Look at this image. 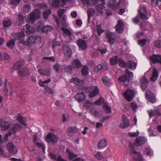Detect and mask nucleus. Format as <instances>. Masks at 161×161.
Masks as SVG:
<instances>
[{
	"mask_svg": "<svg viewBox=\"0 0 161 161\" xmlns=\"http://www.w3.org/2000/svg\"><path fill=\"white\" fill-rule=\"evenodd\" d=\"M45 92H47L49 94H52L53 93V90L51 88L46 87L45 88Z\"/></svg>",
	"mask_w": 161,
	"mask_h": 161,
	"instance_id": "338daca9",
	"label": "nucleus"
},
{
	"mask_svg": "<svg viewBox=\"0 0 161 161\" xmlns=\"http://www.w3.org/2000/svg\"><path fill=\"white\" fill-rule=\"evenodd\" d=\"M147 141V140L143 137L139 136L135 139V145L137 147H139L144 144Z\"/></svg>",
	"mask_w": 161,
	"mask_h": 161,
	"instance_id": "a211bd4d",
	"label": "nucleus"
},
{
	"mask_svg": "<svg viewBox=\"0 0 161 161\" xmlns=\"http://www.w3.org/2000/svg\"><path fill=\"white\" fill-rule=\"evenodd\" d=\"M25 64V61L23 60H21L16 62L14 64V68L15 69L17 70Z\"/></svg>",
	"mask_w": 161,
	"mask_h": 161,
	"instance_id": "e433bc0d",
	"label": "nucleus"
},
{
	"mask_svg": "<svg viewBox=\"0 0 161 161\" xmlns=\"http://www.w3.org/2000/svg\"><path fill=\"white\" fill-rule=\"evenodd\" d=\"M17 119L19 122L21 123L24 125L26 126H27V125L26 124L27 120L25 118L23 117L19 114H18L17 115Z\"/></svg>",
	"mask_w": 161,
	"mask_h": 161,
	"instance_id": "473e14b6",
	"label": "nucleus"
},
{
	"mask_svg": "<svg viewBox=\"0 0 161 161\" xmlns=\"http://www.w3.org/2000/svg\"><path fill=\"white\" fill-rule=\"evenodd\" d=\"M91 112L92 114L95 116H97L98 115V112L94 108H92L91 109Z\"/></svg>",
	"mask_w": 161,
	"mask_h": 161,
	"instance_id": "0e129e2a",
	"label": "nucleus"
},
{
	"mask_svg": "<svg viewBox=\"0 0 161 161\" xmlns=\"http://www.w3.org/2000/svg\"><path fill=\"white\" fill-rule=\"evenodd\" d=\"M58 136L53 132L48 133L46 137V140L49 143H52L53 144H56L58 140Z\"/></svg>",
	"mask_w": 161,
	"mask_h": 161,
	"instance_id": "20e7f679",
	"label": "nucleus"
},
{
	"mask_svg": "<svg viewBox=\"0 0 161 161\" xmlns=\"http://www.w3.org/2000/svg\"><path fill=\"white\" fill-rule=\"evenodd\" d=\"M116 0H109L108 2L109 7L114 10L119 8L122 1H120L117 4H116Z\"/></svg>",
	"mask_w": 161,
	"mask_h": 161,
	"instance_id": "9b49d317",
	"label": "nucleus"
},
{
	"mask_svg": "<svg viewBox=\"0 0 161 161\" xmlns=\"http://www.w3.org/2000/svg\"><path fill=\"white\" fill-rule=\"evenodd\" d=\"M71 82H74L76 85L78 86H82L84 83L83 80L79 79L77 78H73L71 80Z\"/></svg>",
	"mask_w": 161,
	"mask_h": 161,
	"instance_id": "a878e982",
	"label": "nucleus"
},
{
	"mask_svg": "<svg viewBox=\"0 0 161 161\" xmlns=\"http://www.w3.org/2000/svg\"><path fill=\"white\" fill-rule=\"evenodd\" d=\"M107 145V142L105 138H103L97 142V147L98 149H102L106 147Z\"/></svg>",
	"mask_w": 161,
	"mask_h": 161,
	"instance_id": "5701e85b",
	"label": "nucleus"
},
{
	"mask_svg": "<svg viewBox=\"0 0 161 161\" xmlns=\"http://www.w3.org/2000/svg\"><path fill=\"white\" fill-rule=\"evenodd\" d=\"M87 12L88 15V22H89L90 17L94 13L95 10L93 8H90L87 9Z\"/></svg>",
	"mask_w": 161,
	"mask_h": 161,
	"instance_id": "58836bf2",
	"label": "nucleus"
},
{
	"mask_svg": "<svg viewBox=\"0 0 161 161\" xmlns=\"http://www.w3.org/2000/svg\"><path fill=\"white\" fill-rule=\"evenodd\" d=\"M25 32L27 34H30L31 33H33L35 31V29L28 24L25 25Z\"/></svg>",
	"mask_w": 161,
	"mask_h": 161,
	"instance_id": "7c9ffc66",
	"label": "nucleus"
},
{
	"mask_svg": "<svg viewBox=\"0 0 161 161\" xmlns=\"http://www.w3.org/2000/svg\"><path fill=\"white\" fill-rule=\"evenodd\" d=\"M123 23L120 20H118L115 26L116 31L118 33H121L124 31Z\"/></svg>",
	"mask_w": 161,
	"mask_h": 161,
	"instance_id": "412c9836",
	"label": "nucleus"
},
{
	"mask_svg": "<svg viewBox=\"0 0 161 161\" xmlns=\"http://www.w3.org/2000/svg\"><path fill=\"white\" fill-rule=\"evenodd\" d=\"M19 75L22 76H28L30 74L29 69L26 68L22 69L18 72Z\"/></svg>",
	"mask_w": 161,
	"mask_h": 161,
	"instance_id": "cd10ccee",
	"label": "nucleus"
},
{
	"mask_svg": "<svg viewBox=\"0 0 161 161\" xmlns=\"http://www.w3.org/2000/svg\"><path fill=\"white\" fill-rule=\"evenodd\" d=\"M31 6L30 4L25 5L23 9V11L25 14L28 13L31 8Z\"/></svg>",
	"mask_w": 161,
	"mask_h": 161,
	"instance_id": "a18cd8bd",
	"label": "nucleus"
},
{
	"mask_svg": "<svg viewBox=\"0 0 161 161\" xmlns=\"http://www.w3.org/2000/svg\"><path fill=\"white\" fill-rule=\"evenodd\" d=\"M125 72V75L119 78V80L120 82H125L127 81H129L133 78V73L130 71L128 69H126Z\"/></svg>",
	"mask_w": 161,
	"mask_h": 161,
	"instance_id": "39448f33",
	"label": "nucleus"
},
{
	"mask_svg": "<svg viewBox=\"0 0 161 161\" xmlns=\"http://www.w3.org/2000/svg\"><path fill=\"white\" fill-rule=\"evenodd\" d=\"M102 68V66L101 65L99 64L97 65L96 67H95L94 69V71L96 72H99L101 70Z\"/></svg>",
	"mask_w": 161,
	"mask_h": 161,
	"instance_id": "774afa93",
	"label": "nucleus"
},
{
	"mask_svg": "<svg viewBox=\"0 0 161 161\" xmlns=\"http://www.w3.org/2000/svg\"><path fill=\"white\" fill-rule=\"evenodd\" d=\"M39 73L42 75H45L47 76H49L51 74V72L50 69H47L45 70L44 69H41L38 70Z\"/></svg>",
	"mask_w": 161,
	"mask_h": 161,
	"instance_id": "f704fd0d",
	"label": "nucleus"
},
{
	"mask_svg": "<svg viewBox=\"0 0 161 161\" xmlns=\"http://www.w3.org/2000/svg\"><path fill=\"white\" fill-rule=\"evenodd\" d=\"M158 76V74L157 70L155 68H153L152 75L150 78V80L153 81H155L157 79Z\"/></svg>",
	"mask_w": 161,
	"mask_h": 161,
	"instance_id": "2f4dec72",
	"label": "nucleus"
},
{
	"mask_svg": "<svg viewBox=\"0 0 161 161\" xmlns=\"http://www.w3.org/2000/svg\"><path fill=\"white\" fill-rule=\"evenodd\" d=\"M118 63L119 66L121 67H124L127 66V64L126 63L123 61L122 59H119L118 60Z\"/></svg>",
	"mask_w": 161,
	"mask_h": 161,
	"instance_id": "5fc2aeb1",
	"label": "nucleus"
},
{
	"mask_svg": "<svg viewBox=\"0 0 161 161\" xmlns=\"http://www.w3.org/2000/svg\"><path fill=\"white\" fill-rule=\"evenodd\" d=\"M150 117H152L158 114L159 112L157 110H150L147 111Z\"/></svg>",
	"mask_w": 161,
	"mask_h": 161,
	"instance_id": "8fccbe9b",
	"label": "nucleus"
},
{
	"mask_svg": "<svg viewBox=\"0 0 161 161\" xmlns=\"http://www.w3.org/2000/svg\"><path fill=\"white\" fill-rule=\"evenodd\" d=\"M86 92H89V97L90 98H92L99 93L98 89L96 86H93L91 87H88L85 89Z\"/></svg>",
	"mask_w": 161,
	"mask_h": 161,
	"instance_id": "0eeeda50",
	"label": "nucleus"
},
{
	"mask_svg": "<svg viewBox=\"0 0 161 161\" xmlns=\"http://www.w3.org/2000/svg\"><path fill=\"white\" fill-rule=\"evenodd\" d=\"M118 57L117 56H114L110 59V63L112 65H114L118 62Z\"/></svg>",
	"mask_w": 161,
	"mask_h": 161,
	"instance_id": "de8ad7c7",
	"label": "nucleus"
},
{
	"mask_svg": "<svg viewBox=\"0 0 161 161\" xmlns=\"http://www.w3.org/2000/svg\"><path fill=\"white\" fill-rule=\"evenodd\" d=\"M41 42V38L39 35L30 36L26 41H22L21 42L23 44L27 46H31L32 44L38 45Z\"/></svg>",
	"mask_w": 161,
	"mask_h": 161,
	"instance_id": "f257e3e1",
	"label": "nucleus"
},
{
	"mask_svg": "<svg viewBox=\"0 0 161 161\" xmlns=\"http://www.w3.org/2000/svg\"><path fill=\"white\" fill-rule=\"evenodd\" d=\"M139 132L138 130H137L136 132H129L128 135L132 137H136L139 135Z\"/></svg>",
	"mask_w": 161,
	"mask_h": 161,
	"instance_id": "680f3d73",
	"label": "nucleus"
},
{
	"mask_svg": "<svg viewBox=\"0 0 161 161\" xmlns=\"http://www.w3.org/2000/svg\"><path fill=\"white\" fill-rule=\"evenodd\" d=\"M63 49L65 56L68 58L70 57L72 54L71 49L67 46L64 45L63 46Z\"/></svg>",
	"mask_w": 161,
	"mask_h": 161,
	"instance_id": "4be33fe9",
	"label": "nucleus"
},
{
	"mask_svg": "<svg viewBox=\"0 0 161 161\" xmlns=\"http://www.w3.org/2000/svg\"><path fill=\"white\" fill-rule=\"evenodd\" d=\"M77 44L79 46L80 49L82 50L86 49L87 47V44L85 40L80 39L77 41Z\"/></svg>",
	"mask_w": 161,
	"mask_h": 161,
	"instance_id": "aec40b11",
	"label": "nucleus"
},
{
	"mask_svg": "<svg viewBox=\"0 0 161 161\" xmlns=\"http://www.w3.org/2000/svg\"><path fill=\"white\" fill-rule=\"evenodd\" d=\"M3 24L4 28L8 27L11 25V21L10 20H4L3 22Z\"/></svg>",
	"mask_w": 161,
	"mask_h": 161,
	"instance_id": "603ef678",
	"label": "nucleus"
},
{
	"mask_svg": "<svg viewBox=\"0 0 161 161\" xmlns=\"http://www.w3.org/2000/svg\"><path fill=\"white\" fill-rule=\"evenodd\" d=\"M103 102H105L104 99L102 97H100L94 102V104L95 105H100L101 103L103 104Z\"/></svg>",
	"mask_w": 161,
	"mask_h": 161,
	"instance_id": "13d9d810",
	"label": "nucleus"
},
{
	"mask_svg": "<svg viewBox=\"0 0 161 161\" xmlns=\"http://www.w3.org/2000/svg\"><path fill=\"white\" fill-rule=\"evenodd\" d=\"M88 67L86 65L82 67L81 70V74L82 75L84 76L87 75L88 74Z\"/></svg>",
	"mask_w": 161,
	"mask_h": 161,
	"instance_id": "37998d69",
	"label": "nucleus"
},
{
	"mask_svg": "<svg viewBox=\"0 0 161 161\" xmlns=\"http://www.w3.org/2000/svg\"><path fill=\"white\" fill-rule=\"evenodd\" d=\"M150 41L146 39H141L138 41V44L141 47H143L145 45L147 42H149Z\"/></svg>",
	"mask_w": 161,
	"mask_h": 161,
	"instance_id": "49530a36",
	"label": "nucleus"
},
{
	"mask_svg": "<svg viewBox=\"0 0 161 161\" xmlns=\"http://www.w3.org/2000/svg\"><path fill=\"white\" fill-rule=\"evenodd\" d=\"M83 105L84 106L86 107L87 108H89L92 105V103L89 101L86 100L84 103Z\"/></svg>",
	"mask_w": 161,
	"mask_h": 161,
	"instance_id": "bf43d9fd",
	"label": "nucleus"
},
{
	"mask_svg": "<svg viewBox=\"0 0 161 161\" xmlns=\"http://www.w3.org/2000/svg\"><path fill=\"white\" fill-rule=\"evenodd\" d=\"M138 11L141 18L146 19H148L149 18L150 15H148L145 7L140 6Z\"/></svg>",
	"mask_w": 161,
	"mask_h": 161,
	"instance_id": "4468645a",
	"label": "nucleus"
},
{
	"mask_svg": "<svg viewBox=\"0 0 161 161\" xmlns=\"http://www.w3.org/2000/svg\"><path fill=\"white\" fill-rule=\"evenodd\" d=\"M150 59L153 63H160L161 64V56L153 55L150 58Z\"/></svg>",
	"mask_w": 161,
	"mask_h": 161,
	"instance_id": "b1692460",
	"label": "nucleus"
},
{
	"mask_svg": "<svg viewBox=\"0 0 161 161\" xmlns=\"http://www.w3.org/2000/svg\"><path fill=\"white\" fill-rule=\"evenodd\" d=\"M123 123H121L119 127L122 129H125L130 126V123L126 116L124 115L122 117Z\"/></svg>",
	"mask_w": 161,
	"mask_h": 161,
	"instance_id": "2eb2a0df",
	"label": "nucleus"
},
{
	"mask_svg": "<svg viewBox=\"0 0 161 161\" xmlns=\"http://www.w3.org/2000/svg\"><path fill=\"white\" fill-rule=\"evenodd\" d=\"M11 124L4 119L0 120V126L2 130H5L8 129L11 126Z\"/></svg>",
	"mask_w": 161,
	"mask_h": 161,
	"instance_id": "f8f14e48",
	"label": "nucleus"
},
{
	"mask_svg": "<svg viewBox=\"0 0 161 161\" xmlns=\"http://www.w3.org/2000/svg\"><path fill=\"white\" fill-rule=\"evenodd\" d=\"M158 0H151V4L153 6H157L158 7L160 6L161 5H159L158 4Z\"/></svg>",
	"mask_w": 161,
	"mask_h": 161,
	"instance_id": "e2e57ef3",
	"label": "nucleus"
},
{
	"mask_svg": "<svg viewBox=\"0 0 161 161\" xmlns=\"http://www.w3.org/2000/svg\"><path fill=\"white\" fill-rule=\"evenodd\" d=\"M15 39H12L9 40L7 43V47L10 49L13 48L15 44Z\"/></svg>",
	"mask_w": 161,
	"mask_h": 161,
	"instance_id": "79ce46f5",
	"label": "nucleus"
},
{
	"mask_svg": "<svg viewBox=\"0 0 161 161\" xmlns=\"http://www.w3.org/2000/svg\"><path fill=\"white\" fill-rule=\"evenodd\" d=\"M51 13V11L50 9H47L45 10L43 13V16L44 19H46L49 14Z\"/></svg>",
	"mask_w": 161,
	"mask_h": 161,
	"instance_id": "3c124183",
	"label": "nucleus"
},
{
	"mask_svg": "<svg viewBox=\"0 0 161 161\" xmlns=\"http://www.w3.org/2000/svg\"><path fill=\"white\" fill-rule=\"evenodd\" d=\"M61 29L65 36H68L70 39H71V36L72 33L71 31L69 29L62 27L61 28Z\"/></svg>",
	"mask_w": 161,
	"mask_h": 161,
	"instance_id": "c756f323",
	"label": "nucleus"
},
{
	"mask_svg": "<svg viewBox=\"0 0 161 161\" xmlns=\"http://www.w3.org/2000/svg\"><path fill=\"white\" fill-rule=\"evenodd\" d=\"M52 29V27L49 25H47L44 26L42 29V31L43 32H47L48 31H50Z\"/></svg>",
	"mask_w": 161,
	"mask_h": 161,
	"instance_id": "4d7b16f0",
	"label": "nucleus"
},
{
	"mask_svg": "<svg viewBox=\"0 0 161 161\" xmlns=\"http://www.w3.org/2000/svg\"><path fill=\"white\" fill-rule=\"evenodd\" d=\"M66 153L68 155L69 158L70 160H73V161H80V159L78 157L75 158L77 155L74 154L73 152L71 151L69 149L66 148Z\"/></svg>",
	"mask_w": 161,
	"mask_h": 161,
	"instance_id": "ddd939ff",
	"label": "nucleus"
},
{
	"mask_svg": "<svg viewBox=\"0 0 161 161\" xmlns=\"http://www.w3.org/2000/svg\"><path fill=\"white\" fill-rule=\"evenodd\" d=\"M18 19V20L17 23L18 25H20L24 23V19L23 16L21 14L19 15Z\"/></svg>",
	"mask_w": 161,
	"mask_h": 161,
	"instance_id": "09e8293b",
	"label": "nucleus"
},
{
	"mask_svg": "<svg viewBox=\"0 0 161 161\" xmlns=\"http://www.w3.org/2000/svg\"><path fill=\"white\" fill-rule=\"evenodd\" d=\"M36 145L38 147L41 148L42 149L44 152L45 149V144L43 142H42L41 140L38 141L37 142L35 143Z\"/></svg>",
	"mask_w": 161,
	"mask_h": 161,
	"instance_id": "4c0bfd02",
	"label": "nucleus"
},
{
	"mask_svg": "<svg viewBox=\"0 0 161 161\" xmlns=\"http://www.w3.org/2000/svg\"><path fill=\"white\" fill-rule=\"evenodd\" d=\"M103 108L104 109L107 114H109L111 112V108L107 105L105 102L103 103Z\"/></svg>",
	"mask_w": 161,
	"mask_h": 161,
	"instance_id": "a19ab883",
	"label": "nucleus"
},
{
	"mask_svg": "<svg viewBox=\"0 0 161 161\" xmlns=\"http://www.w3.org/2000/svg\"><path fill=\"white\" fill-rule=\"evenodd\" d=\"M41 11L40 9H36L31 13L28 16L29 21L34 23L35 20L39 18L41 16Z\"/></svg>",
	"mask_w": 161,
	"mask_h": 161,
	"instance_id": "7ed1b4c3",
	"label": "nucleus"
},
{
	"mask_svg": "<svg viewBox=\"0 0 161 161\" xmlns=\"http://www.w3.org/2000/svg\"><path fill=\"white\" fill-rule=\"evenodd\" d=\"M12 86L8 80H6L4 82V91L6 95H7L9 91V95H11L13 93L12 89Z\"/></svg>",
	"mask_w": 161,
	"mask_h": 161,
	"instance_id": "9d476101",
	"label": "nucleus"
},
{
	"mask_svg": "<svg viewBox=\"0 0 161 161\" xmlns=\"http://www.w3.org/2000/svg\"><path fill=\"white\" fill-rule=\"evenodd\" d=\"M127 66H128V68L130 69H134L136 68V63L133 61L129 60L127 62Z\"/></svg>",
	"mask_w": 161,
	"mask_h": 161,
	"instance_id": "c9c22d12",
	"label": "nucleus"
},
{
	"mask_svg": "<svg viewBox=\"0 0 161 161\" xmlns=\"http://www.w3.org/2000/svg\"><path fill=\"white\" fill-rule=\"evenodd\" d=\"M76 100L79 103L82 102L84 101L86 99L85 95L82 92L77 93L75 96Z\"/></svg>",
	"mask_w": 161,
	"mask_h": 161,
	"instance_id": "6ab92c4d",
	"label": "nucleus"
},
{
	"mask_svg": "<svg viewBox=\"0 0 161 161\" xmlns=\"http://www.w3.org/2000/svg\"><path fill=\"white\" fill-rule=\"evenodd\" d=\"M101 0L102 3V4H99L97 5L96 7V9L99 13H103V9L105 8L104 5L105 4V2L104 0ZM81 1L84 4L95 5L98 3V0H81Z\"/></svg>",
	"mask_w": 161,
	"mask_h": 161,
	"instance_id": "f03ea898",
	"label": "nucleus"
},
{
	"mask_svg": "<svg viewBox=\"0 0 161 161\" xmlns=\"http://www.w3.org/2000/svg\"><path fill=\"white\" fill-rule=\"evenodd\" d=\"M48 155L51 159L57 161L58 160V157L55 154L52 152H50Z\"/></svg>",
	"mask_w": 161,
	"mask_h": 161,
	"instance_id": "864d4df0",
	"label": "nucleus"
},
{
	"mask_svg": "<svg viewBox=\"0 0 161 161\" xmlns=\"http://www.w3.org/2000/svg\"><path fill=\"white\" fill-rule=\"evenodd\" d=\"M145 96L147 99L151 103H154L156 102L154 95L150 90H147L146 91Z\"/></svg>",
	"mask_w": 161,
	"mask_h": 161,
	"instance_id": "f3484780",
	"label": "nucleus"
},
{
	"mask_svg": "<svg viewBox=\"0 0 161 161\" xmlns=\"http://www.w3.org/2000/svg\"><path fill=\"white\" fill-rule=\"evenodd\" d=\"M71 64L75 68H79L82 66V64L80 61L78 59H74L71 61Z\"/></svg>",
	"mask_w": 161,
	"mask_h": 161,
	"instance_id": "bb28decb",
	"label": "nucleus"
},
{
	"mask_svg": "<svg viewBox=\"0 0 161 161\" xmlns=\"http://www.w3.org/2000/svg\"><path fill=\"white\" fill-rule=\"evenodd\" d=\"M106 35L108 42L111 44H113L115 41V38H114V33L109 32L106 34Z\"/></svg>",
	"mask_w": 161,
	"mask_h": 161,
	"instance_id": "393cba45",
	"label": "nucleus"
},
{
	"mask_svg": "<svg viewBox=\"0 0 161 161\" xmlns=\"http://www.w3.org/2000/svg\"><path fill=\"white\" fill-rule=\"evenodd\" d=\"M102 81L104 84L107 86H109L110 85L111 83L110 80L107 76H104L102 79Z\"/></svg>",
	"mask_w": 161,
	"mask_h": 161,
	"instance_id": "c03bdc74",
	"label": "nucleus"
},
{
	"mask_svg": "<svg viewBox=\"0 0 161 161\" xmlns=\"http://www.w3.org/2000/svg\"><path fill=\"white\" fill-rule=\"evenodd\" d=\"M136 92L134 90L128 89L124 93V98L128 101L130 102L135 97Z\"/></svg>",
	"mask_w": 161,
	"mask_h": 161,
	"instance_id": "423d86ee",
	"label": "nucleus"
},
{
	"mask_svg": "<svg viewBox=\"0 0 161 161\" xmlns=\"http://www.w3.org/2000/svg\"><path fill=\"white\" fill-rule=\"evenodd\" d=\"M7 148L9 152L12 154H16L18 151L17 147L15 146L14 143L12 142H9L7 145Z\"/></svg>",
	"mask_w": 161,
	"mask_h": 161,
	"instance_id": "1a4fd4ad",
	"label": "nucleus"
},
{
	"mask_svg": "<svg viewBox=\"0 0 161 161\" xmlns=\"http://www.w3.org/2000/svg\"><path fill=\"white\" fill-rule=\"evenodd\" d=\"M77 131V128L75 127H69L67 130L68 134L70 136L72 134L76 133Z\"/></svg>",
	"mask_w": 161,
	"mask_h": 161,
	"instance_id": "72a5a7b5",
	"label": "nucleus"
},
{
	"mask_svg": "<svg viewBox=\"0 0 161 161\" xmlns=\"http://www.w3.org/2000/svg\"><path fill=\"white\" fill-rule=\"evenodd\" d=\"M147 81L144 77H143L140 80V86L142 89L144 91L147 86Z\"/></svg>",
	"mask_w": 161,
	"mask_h": 161,
	"instance_id": "c85d7f7f",
	"label": "nucleus"
},
{
	"mask_svg": "<svg viewBox=\"0 0 161 161\" xmlns=\"http://www.w3.org/2000/svg\"><path fill=\"white\" fill-rule=\"evenodd\" d=\"M155 45L158 48H161V41L158 40L155 42Z\"/></svg>",
	"mask_w": 161,
	"mask_h": 161,
	"instance_id": "69168bd1",
	"label": "nucleus"
},
{
	"mask_svg": "<svg viewBox=\"0 0 161 161\" xmlns=\"http://www.w3.org/2000/svg\"><path fill=\"white\" fill-rule=\"evenodd\" d=\"M101 25H97V31L98 35L100 36V34L104 31L101 29Z\"/></svg>",
	"mask_w": 161,
	"mask_h": 161,
	"instance_id": "052dcab7",
	"label": "nucleus"
},
{
	"mask_svg": "<svg viewBox=\"0 0 161 161\" xmlns=\"http://www.w3.org/2000/svg\"><path fill=\"white\" fill-rule=\"evenodd\" d=\"M131 153L133 154L134 159L136 161H143V158L140 153L137 152L133 147H130Z\"/></svg>",
	"mask_w": 161,
	"mask_h": 161,
	"instance_id": "6e6552de",
	"label": "nucleus"
},
{
	"mask_svg": "<svg viewBox=\"0 0 161 161\" xmlns=\"http://www.w3.org/2000/svg\"><path fill=\"white\" fill-rule=\"evenodd\" d=\"M144 153L145 154L151 156L153 154V152L150 148H147L145 150Z\"/></svg>",
	"mask_w": 161,
	"mask_h": 161,
	"instance_id": "6e6d98bb",
	"label": "nucleus"
},
{
	"mask_svg": "<svg viewBox=\"0 0 161 161\" xmlns=\"http://www.w3.org/2000/svg\"><path fill=\"white\" fill-rule=\"evenodd\" d=\"M12 35L16 39L19 40V42L22 44L21 42L22 41H25L23 38L25 37L26 35L24 31H21L17 33H13Z\"/></svg>",
	"mask_w": 161,
	"mask_h": 161,
	"instance_id": "dca6fc26",
	"label": "nucleus"
},
{
	"mask_svg": "<svg viewBox=\"0 0 161 161\" xmlns=\"http://www.w3.org/2000/svg\"><path fill=\"white\" fill-rule=\"evenodd\" d=\"M22 129V126L19 124H15L12 127V130L15 133Z\"/></svg>",
	"mask_w": 161,
	"mask_h": 161,
	"instance_id": "ea45409f",
	"label": "nucleus"
}]
</instances>
